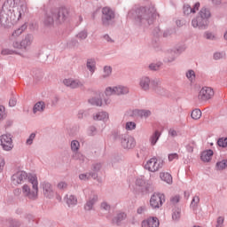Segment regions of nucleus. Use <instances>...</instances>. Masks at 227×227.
<instances>
[{"instance_id":"nucleus-1","label":"nucleus","mask_w":227,"mask_h":227,"mask_svg":"<svg viewBox=\"0 0 227 227\" xmlns=\"http://www.w3.org/2000/svg\"><path fill=\"white\" fill-rule=\"evenodd\" d=\"M27 10L26 0H6L0 11V24L10 27V24H17Z\"/></svg>"},{"instance_id":"nucleus-2","label":"nucleus","mask_w":227,"mask_h":227,"mask_svg":"<svg viewBox=\"0 0 227 227\" xmlns=\"http://www.w3.org/2000/svg\"><path fill=\"white\" fill-rule=\"evenodd\" d=\"M129 17L135 20V22L138 26H144L148 27L155 22V17H157V11L155 7H139L136 10H131L128 13Z\"/></svg>"},{"instance_id":"nucleus-3","label":"nucleus","mask_w":227,"mask_h":227,"mask_svg":"<svg viewBox=\"0 0 227 227\" xmlns=\"http://www.w3.org/2000/svg\"><path fill=\"white\" fill-rule=\"evenodd\" d=\"M70 12L67 7H60L59 9H51L46 12L43 19L44 27H53L55 24H63L68 19Z\"/></svg>"},{"instance_id":"nucleus-4","label":"nucleus","mask_w":227,"mask_h":227,"mask_svg":"<svg viewBox=\"0 0 227 227\" xmlns=\"http://www.w3.org/2000/svg\"><path fill=\"white\" fill-rule=\"evenodd\" d=\"M210 10L207 7H203L197 15L196 18L192 20V27H197L198 29H207L208 27V24L210 21L208 19L211 17Z\"/></svg>"},{"instance_id":"nucleus-5","label":"nucleus","mask_w":227,"mask_h":227,"mask_svg":"<svg viewBox=\"0 0 227 227\" xmlns=\"http://www.w3.org/2000/svg\"><path fill=\"white\" fill-rule=\"evenodd\" d=\"M101 24L104 27H111L114 25L116 14L110 7H103L101 9Z\"/></svg>"},{"instance_id":"nucleus-6","label":"nucleus","mask_w":227,"mask_h":227,"mask_svg":"<svg viewBox=\"0 0 227 227\" xmlns=\"http://www.w3.org/2000/svg\"><path fill=\"white\" fill-rule=\"evenodd\" d=\"M114 138L115 141H120L124 150H132L136 147V139L130 135L115 133Z\"/></svg>"},{"instance_id":"nucleus-7","label":"nucleus","mask_w":227,"mask_h":227,"mask_svg":"<svg viewBox=\"0 0 227 227\" xmlns=\"http://www.w3.org/2000/svg\"><path fill=\"white\" fill-rule=\"evenodd\" d=\"M162 166H164V161L162 160H158L156 157H153L147 160L145 168L147 169V171H151V173H155V171L161 169Z\"/></svg>"},{"instance_id":"nucleus-8","label":"nucleus","mask_w":227,"mask_h":227,"mask_svg":"<svg viewBox=\"0 0 227 227\" xmlns=\"http://www.w3.org/2000/svg\"><path fill=\"white\" fill-rule=\"evenodd\" d=\"M12 134H4L0 137V145L5 152L13 150V139Z\"/></svg>"},{"instance_id":"nucleus-9","label":"nucleus","mask_w":227,"mask_h":227,"mask_svg":"<svg viewBox=\"0 0 227 227\" xmlns=\"http://www.w3.org/2000/svg\"><path fill=\"white\" fill-rule=\"evenodd\" d=\"M106 97H111V95H127L129 93V88L121 85L115 87H107L105 91Z\"/></svg>"},{"instance_id":"nucleus-10","label":"nucleus","mask_w":227,"mask_h":227,"mask_svg":"<svg viewBox=\"0 0 227 227\" xmlns=\"http://www.w3.org/2000/svg\"><path fill=\"white\" fill-rule=\"evenodd\" d=\"M165 195L162 193H153L150 199V205L152 208H160L166 201Z\"/></svg>"},{"instance_id":"nucleus-11","label":"nucleus","mask_w":227,"mask_h":227,"mask_svg":"<svg viewBox=\"0 0 227 227\" xmlns=\"http://www.w3.org/2000/svg\"><path fill=\"white\" fill-rule=\"evenodd\" d=\"M98 203V195L92 193L87 200L86 203L84 204V210L85 212H91L95 208V205Z\"/></svg>"},{"instance_id":"nucleus-12","label":"nucleus","mask_w":227,"mask_h":227,"mask_svg":"<svg viewBox=\"0 0 227 227\" xmlns=\"http://www.w3.org/2000/svg\"><path fill=\"white\" fill-rule=\"evenodd\" d=\"M214 97V89L210 87H203L199 93V100L206 102V100H210Z\"/></svg>"},{"instance_id":"nucleus-13","label":"nucleus","mask_w":227,"mask_h":227,"mask_svg":"<svg viewBox=\"0 0 227 227\" xmlns=\"http://www.w3.org/2000/svg\"><path fill=\"white\" fill-rule=\"evenodd\" d=\"M24 180H27V173L24 170L18 171L12 176V181L14 185L22 184Z\"/></svg>"},{"instance_id":"nucleus-14","label":"nucleus","mask_w":227,"mask_h":227,"mask_svg":"<svg viewBox=\"0 0 227 227\" xmlns=\"http://www.w3.org/2000/svg\"><path fill=\"white\" fill-rule=\"evenodd\" d=\"M154 79H151L149 76H142L139 79L138 86L142 90V91H150V88H152V82Z\"/></svg>"},{"instance_id":"nucleus-15","label":"nucleus","mask_w":227,"mask_h":227,"mask_svg":"<svg viewBox=\"0 0 227 227\" xmlns=\"http://www.w3.org/2000/svg\"><path fill=\"white\" fill-rule=\"evenodd\" d=\"M160 226V223L159 222V218L157 216H151L145 220H143L141 223V227H159Z\"/></svg>"},{"instance_id":"nucleus-16","label":"nucleus","mask_w":227,"mask_h":227,"mask_svg":"<svg viewBox=\"0 0 227 227\" xmlns=\"http://www.w3.org/2000/svg\"><path fill=\"white\" fill-rule=\"evenodd\" d=\"M152 90L154 93H157L158 95H165L166 93V89L160 86V80L159 79L153 80Z\"/></svg>"},{"instance_id":"nucleus-17","label":"nucleus","mask_w":227,"mask_h":227,"mask_svg":"<svg viewBox=\"0 0 227 227\" xmlns=\"http://www.w3.org/2000/svg\"><path fill=\"white\" fill-rule=\"evenodd\" d=\"M63 83L65 84V86H67V88H71V90H75L77 88H82V86H83L82 82H81V81L79 80H74L72 78L69 79H65L63 81Z\"/></svg>"},{"instance_id":"nucleus-18","label":"nucleus","mask_w":227,"mask_h":227,"mask_svg":"<svg viewBox=\"0 0 227 227\" xmlns=\"http://www.w3.org/2000/svg\"><path fill=\"white\" fill-rule=\"evenodd\" d=\"M136 185H137V187H141V191L142 192H144L145 194L150 192V184H148L146 183V181L145 180V178L143 177H138L136 180Z\"/></svg>"},{"instance_id":"nucleus-19","label":"nucleus","mask_w":227,"mask_h":227,"mask_svg":"<svg viewBox=\"0 0 227 227\" xmlns=\"http://www.w3.org/2000/svg\"><path fill=\"white\" fill-rule=\"evenodd\" d=\"M132 114L133 116H139L140 118H149V116H152V111L145 109H135Z\"/></svg>"},{"instance_id":"nucleus-20","label":"nucleus","mask_w":227,"mask_h":227,"mask_svg":"<svg viewBox=\"0 0 227 227\" xmlns=\"http://www.w3.org/2000/svg\"><path fill=\"white\" fill-rule=\"evenodd\" d=\"M31 43H33V35L31 34H27L21 40V47L24 51H27V47H30Z\"/></svg>"},{"instance_id":"nucleus-21","label":"nucleus","mask_w":227,"mask_h":227,"mask_svg":"<svg viewBox=\"0 0 227 227\" xmlns=\"http://www.w3.org/2000/svg\"><path fill=\"white\" fill-rule=\"evenodd\" d=\"M212 155H214V151H212V149H208L201 153L200 159L203 162H210Z\"/></svg>"},{"instance_id":"nucleus-22","label":"nucleus","mask_w":227,"mask_h":227,"mask_svg":"<svg viewBox=\"0 0 227 227\" xmlns=\"http://www.w3.org/2000/svg\"><path fill=\"white\" fill-rule=\"evenodd\" d=\"M93 120L98 121H107V120H109V114H107V112H98L93 115Z\"/></svg>"},{"instance_id":"nucleus-23","label":"nucleus","mask_w":227,"mask_h":227,"mask_svg":"<svg viewBox=\"0 0 227 227\" xmlns=\"http://www.w3.org/2000/svg\"><path fill=\"white\" fill-rule=\"evenodd\" d=\"M127 219V214L121 212L116 215L112 220L114 224L120 226L121 224V221H125Z\"/></svg>"},{"instance_id":"nucleus-24","label":"nucleus","mask_w":227,"mask_h":227,"mask_svg":"<svg viewBox=\"0 0 227 227\" xmlns=\"http://www.w3.org/2000/svg\"><path fill=\"white\" fill-rule=\"evenodd\" d=\"M43 194L46 198H52V185L50 183H43Z\"/></svg>"},{"instance_id":"nucleus-25","label":"nucleus","mask_w":227,"mask_h":227,"mask_svg":"<svg viewBox=\"0 0 227 227\" xmlns=\"http://www.w3.org/2000/svg\"><path fill=\"white\" fill-rule=\"evenodd\" d=\"M86 67L90 74H95V71L97 70V61L95 59H88Z\"/></svg>"},{"instance_id":"nucleus-26","label":"nucleus","mask_w":227,"mask_h":227,"mask_svg":"<svg viewBox=\"0 0 227 227\" xmlns=\"http://www.w3.org/2000/svg\"><path fill=\"white\" fill-rule=\"evenodd\" d=\"M45 111V102L43 101H38L35 104L33 107V113L34 114H36V113H43Z\"/></svg>"},{"instance_id":"nucleus-27","label":"nucleus","mask_w":227,"mask_h":227,"mask_svg":"<svg viewBox=\"0 0 227 227\" xmlns=\"http://www.w3.org/2000/svg\"><path fill=\"white\" fill-rule=\"evenodd\" d=\"M160 177L163 182L168 184V185H171V184H173V176L168 172H161L160 174Z\"/></svg>"},{"instance_id":"nucleus-28","label":"nucleus","mask_w":227,"mask_h":227,"mask_svg":"<svg viewBox=\"0 0 227 227\" xmlns=\"http://www.w3.org/2000/svg\"><path fill=\"white\" fill-rule=\"evenodd\" d=\"M28 181L30 184H32V187L34 191H38V177H36V175H27Z\"/></svg>"},{"instance_id":"nucleus-29","label":"nucleus","mask_w":227,"mask_h":227,"mask_svg":"<svg viewBox=\"0 0 227 227\" xmlns=\"http://www.w3.org/2000/svg\"><path fill=\"white\" fill-rule=\"evenodd\" d=\"M79 178L80 180H90V178L97 180L98 178V174L93 172H89L87 174H80Z\"/></svg>"},{"instance_id":"nucleus-30","label":"nucleus","mask_w":227,"mask_h":227,"mask_svg":"<svg viewBox=\"0 0 227 227\" xmlns=\"http://www.w3.org/2000/svg\"><path fill=\"white\" fill-rule=\"evenodd\" d=\"M160 132L159 130H155L153 135L150 137L149 141L152 146H155L157 145V141L160 138Z\"/></svg>"},{"instance_id":"nucleus-31","label":"nucleus","mask_w":227,"mask_h":227,"mask_svg":"<svg viewBox=\"0 0 227 227\" xmlns=\"http://www.w3.org/2000/svg\"><path fill=\"white\" fill-rule=\"evenodd\" d=\"M25 198H27L28 200H31L32 201H35V200H37L38 198V191L33 189V191H29L28 193L24 195Z\"/></svg>"},{"instance_id":"nucleus-32","label":"nucleus","mask_w":227,"mask_h":227,"mask_svg":"<svg viewBox=\"0 0 227 227\" xmlns=\"http://www.w3.org/2000/svg\"><path fill=\"white\" fill-rule=\"evenodd\" d=\"M199 205H200V196H194L190 204V208H192V210H198Z\"/></svg>"},{"instance_id":"nucleus-33","label":"nucleus","mask_w":227,"mask_h":227,"mask_svg":"<svg viewBox=\"0 0 227 227\" xmlns=\"http://www.w3.org/2000/svg\"><path fill=\"white\" fill-rule=\"evenodd\" d=\"M72 159L74 160H79L80 162H85L86 160V158L84 157V155L79 153V151H77L76 153H73Z\"/></svg>"},{"instance_id":"nucleus-34","label":"nucleus","mask_w":227,"mask_h":227,"mask_svg":"<svg viewBox=\"0 0 227 227\" xmlns=\"http://www.w3.org/2000/svg\"><path fill=\"white\" fill-rule=\"evenodd\" d=\"M181 214H182V209H180L178 207L173 209V211H172L173 221H176V222L180 221Z\"/></svg>"},{"instance_id":"nucleus-35","label":"nucleus","mask_w":227,"mask_h":227,"mask_svg":"<svg viewBox=\"0 0 227 227\" xmlns=\"http://www.w3.org/2000/svg\"><path fill=\"white\" fill-rule=\"evenodd\" d=\"M89 104L90 106H97V107H101L102 106V98H92L89 99Z\"/></svg>"},{"instance_id":"nucleus-36","label":"nucleus","mask_w":227,"mask_h":227,"mask_svg":"<svg viewBox=\"0 0 227 227\" xmlns=\"http://www.w3.org/2000/svg\"><path fill=\"white\" fill-rule=\"evenodd\" d=\"M33 77L35 81H42L43 79V72L40 69H35L33 71Z\"/></svg>"},{"instance_id":"nucleus-37","label":"nucleus","mask_w":227,"mask_h":227,"mask_svg":"<svg viewBox=\"0 0 227 227\" xmlns=\"http://www.w3.org/2000/svg\"><path fill=\"white\" fill-rule=\"evenodd\" d=\"M79 148H81V143L77 140H73L71 142V151L73 153H75L76 152H79Z\"/></svg>"},{"instance_id":"nucleus-38","label":"nucleus","mask_w":227,"mask_h":227,"mask_svg":"<svg viewBox=\"0 0 227 227\" xmlns=\"http://www.w3.org/2000/svg\"><path fill=\"white\" fill-rule=\"evenodd\" d=\"M227 168V160H222L216 162V168L218 171H223Z\"/></svg>"},{"instance_id":"nucleus-39","label":"nucleus","mask_w":227,"mask_h":227,"mask_svg":"<svg viewBox=\"0 0 227 227\" xmlns=\"http://www.w3.org/2000/svg\"><path fill=\"white\" fill-rule=\"evenodd\" d=\"M1 54L3 56H10L12 54H18L19 56H20V53L17 52V51L11 50V49H8V48L3 49L2 51H1Z\"/></svg>"},{"instance_id":"nucleus-40","label":"nucleus","mask_w":227,"mask_h":227,"mask_svg":"<svg viewBox=\"0 0 227 227\" xmlns=\"http://www.w3.org/2000/svg\"><path fill=\"white\" fill-rule=\"evenodd\" d=\"M162 67L161 62H157V63H151L148 66L149 70H151L152 72H157V70H159L160 67Z\"/></svg>"},{"instance_id":"nucleus-41","label":"nucleus","mask_w":227,"mask_h":227,"mask_svg":"<svg viewBox=\"0 0 227 227\" xmlns=\"http://www.w3.org/2000/svg\"><path fill=\"white\" fill-rule=\"evenodd\" d=\"M67 204L68 207H70V205H77V198L74 195L67 196Z\"/></svg>"},{"instance_id":"nucleus-42","label":"nucleus","mask_w":227,"mask_h":227,"mask_svg":"<svg viewBox=\"0 0 227 227\" xmlns=\"http://www.w3.org/2000/svg\"><path fill=\"white\" fill-rule=\"evenodd\" d=\"M191 117L192 120H200L201 118V110L194 109L192 112Z\"/></svg>"},{"instance_id":"nucleus-43","label":"nucleus","mask_w":227,"mask_h":227,"mask_svg":"<svg viewBox=\"0 0 227 227\" xmlns=\"http://www.w3.org/2000/svg\"><path fill=\"white\" fill-rule=\"evenodd\" d=\"M111 74H113V67H111L109 66H106L104 67V74H103L104 79H106V77H109V75H111Z\"/></svg>"},{"instance_id":"nucleus-44","label":"nucleus","mask_w":227,"mask_h":227,"mask_svg":"<svg viewBox=\"0 0 227 227\" xmlns=\"http://www.w3.org/2000/svg\"><path fill=\"white\" fill-rule=\"evenodd\" d=\"M204 38H206L207 40H212V41L217 40V37L214 35V33L209 31H206L204 33Z\"/></svg>"},{"instance_id":"nucleus-45","label":"nucleus","mask_w":227,"mask_h":227,"mask_svg":"<svg viewBox=\"0 0 227 227\" xmlns=\"http://www.w3.org/2000/svg\"><path fill=\"white\" fill-rule=\"evenodd\" d=\"M91 169V173H97V175H98V171L102 169V163H93Z\"/></svg>"},{"instance_id":"nucleus-46","label":"nucleus","mask_w":227,"mask_h":227,"mask_svg":"<svg viewBox=\"0 0 227 227\" xmlns=\"http://www.w3.org/2000/svg\"><path fill=\"white\" fill-rule=\"evenodd\" d=\"M217 145L221 148H227V137H221L217 140Z\"/></svg>"},{"instance_id":"nucleus-47","label":"nucleus","mask_w":227,"mask_h":227,"mask_svg":"<svg viewBox=\"0 0 227 227\" xmlns=\"http://www.w3.org/2000/svg\"><path fill=\"white\" fill-rule=\"evenodd\" d=\"M76 38L79 40H86L88 38V30H82L76 35Z\"/></svg>"},{"instance_id":"nucleus-48","label":"nucleus","mask_w":227,"mask_h":227,"mask_svg":"<svg viewBox=\"0 0 227 227\" xmlns=\"http://www.w3.org/2000/svg\"><path fill=\"white\" fill-rule=\"evenodd\" d=\"M24 29H26V27L22 26L21 27L16 29L12 33V38H17V36H20V34L24 32Z\"/></svg>"},{"instance_id":"nucleus-49","label":"nucleus","mask_w":227,"mask_h":227,"mask_svg":"<svg viewBox=\"0 0 227 227\" xmlns=\"http://www.w3.org/2000/svg\"><path fill=\"white\" fill-rule=\"evenodd\" d=\"M184 15H191V13H194V10L189 4L184 5Z\"/></svg>"},{"instance_id":"nucleus-50","label":"nucleus","mask_w":227,"mask_h":227,"mask_svg":"<svg viewBox=\"0 0 227 227\" xmlns=\"http://www.w3.org/2000/svg\"><path fill=\"white\" fill-rule=\"evenodd\" d=\"M136 122L134 121H128L126 122L125 129L126 130H136Z\"/></svg>"},{"instance_id":"nucleus-51","label":"nucleus","mask_w":227,"mask_h":227,"mask_svg":"<svg viewBox=\"0 0 227 227\" xmlns=\"http://www.w3.org/2000/svg\"><path fill=\"white\" fill-rule=\"evenodd\" d=\"M186 77H187V79H189V81L192 82L193 79L196 77V73H194V70L190 69L186 73Z\"/></svg>"},{"instance_id":"nucleus-52","label":"nucleus","mask_w":227,"mask_h":227,"mask_svg":"<svg viewBox=\"0 0 227 227\" xmlns=\"http://www.w3.org/2000/svg\"><path fill=\"white\" fill-rule=\"evenodd\" d=\"M101 210H105V212H110L111 210V205H109L107 202L104 201L100 205Z\"/></svg>"},{"instance_id":"nucleus-53","label":"nucleus","mask_w":227,"mask_h":227,"mask_svg":"<svg viewBox=\"0 0 227 227\" xmlns=\"http://www.w3.org/2000/svg\"><path fill=\"white\" fill-rule=\"evenodd\" d=\"M215 227H224V216H218Z\"/></svg>"},{"instance_id":"nucleus-54","label":"nucleus","mask_w":227,"mask_h":227,"mask_svg":"<svg viewBox=\"0 0 227 227\" xmlns=\"http://www.w3.org/2000/svg\"><path fill=\"white\" fill-rule=\"evenodd\" d=\"M35 137H36V134L35 133H31L30 136L28 137V138L26 141V145H33V141H35Z\"/></svg>"},{"instance_id":"nucleus-55","label":"nucleus","mask_w":227,"mask_h":227,"mask_svg":"<svg viewBox=\"0 0 227 227\" xmlns=\"http://www.w3.org/2000/svg\"><path fill=\"white\" fill-rule=\"evenodd\" d=\"M214 59H215L216 61L218 59H223V58H224V52H221V51H216L214 53L213 55Z\"/></svg>"},{"instance_id":"nucleus-56","label":"nucleus","mask_w":227,"mask_h":227,"mask_svg":"<svg viewBox=\"0 0 227 227\" xmlns=\"http://www.w3.org/2000/svg\"><path fill=\"white\" fill-rule=\"evenodd\" d=\"M169 162H173V160H178L179 157H178V153H170L168 156Z\"/></svg>"},{"instance_id":"nucleus-57","label":"nucleus","mask_w":227,"mask_h":227,"mask_svg":"<svg viewBox=\"0 0 227 227\" xmlns=\"http://www.w3.org/2000/svg\"><path fill=\"white\" fill-rule=\"evenodd\" d=\"M4 118H6L5 108L3 106H0V121H3Z\"/></svg>"},{"instance_id":"nucleus-58","label":"nucleus","mask_w":227,"mask_h":227,"mask_svg":"<svg viewBox=\"0 0 227 227\" xmlns=\"http://www.w3.org/2000/svg\"><path fill=\"white\" fill-rule=\"evenodd\" d=\"M31 191V187L27 184H24L22 186V194L25 196V194H29V192Z\"/></svg>"},{"instance_id":"nucleus-59","label":"nucleus","mask_w":227,"mask_h":227,"mask_svg":"<svg viewBox=\"0 0 227 227\" xmlns=\"http://www.w3.org/2000/svg\"><path fill=\"white\" fill-rule=\"evenodd\" d=\"M86 116H88V112H86L84 110H80L78 112V118H79V120H82V118H86Z\"/></svg>"},{"instance_id":"nucleus-60","label":"nucleus","mask_w":227,"mask_h":227,"mask_svg":"<svg viewBox=\"0 0 227 227\" xmlns=\"http://www.w3.org/2000/svg\"><path fill=\"white\" fill-rule=\"evenodd\" d=\"M168 136H170V137H176L178 136V131H176L175 129L171 128L168 130Z\"/></svg>"},{"instance_id":"nucleus-61","label":"nucleus","mask_w":227,"mask_h":227,"mask_svg":"<svg viewBox=\"0 0 227 227\" xmlns=\"http://www.w3.org/2000/svg\"><path fill=\"white\" fill-rule=\"evenodd\" d=\"M146 210H148V208L146 207V206H140V207L137 209V213L138 215L145 214V212H146Z\"/></svg>"},{"instance_id":"nucleus-62","label":"nucleus","mask_w":227,"mask_h":227,"mask_svg":"<svg viewBox=\"0 0 227 227\" xmlns=\"http://www.w3.org/2000/svg\"><path fill=\"white\" fill-rule=\"evenodd\" d=\"M170 201L173 203V205H176V203L180 202V195H176L174 197H171Z\"/></svg>"},{"instance_id":"nucleus-63","label":"nucleus","mask_w":227,"mask_h":227,"mask_svg":"<svg viewBox=\"0 0 227 227\" xmlns=\"http://www.w3.org/2000/svg\"><path fill=\"white\" fill-rule=\"evenodd\" d=\"M12 47H13V49H23L22 43L19 42V41H13Z\"/></svg>"},{"instance_id":"nucleus-64","label":"nucleus","mask_w":227,"mask_h":227,"mask_svg":"<svg viewBox=\"0 0 227 227\" xmlns=\"http://www.w3.org/2000/svg\"><path fill=\"white\" fill-rule=\"evenodd\" d=\"M10 227H20V222H19L18 220H11Z\"/></svg>"}]
</instances>
